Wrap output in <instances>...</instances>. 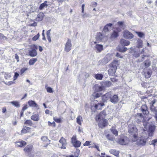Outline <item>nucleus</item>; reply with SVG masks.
<instances>
[{"label":"nucleus","instance_id":"obj_49","mask_svg":"<svg viewBox=\"0 0 157 157\" xmlns=\"http://www.w3.org/2000/svg\"><path fill=\"white\" fill-rule=\"evenodd\" d=\"M151 144L153 145L154 146L156 145H157V139L153 140L151 141Z\"/></svg>","mask_w":157,"mask_h":157},{"label":"nucleus","instance_id":"obj_24","mask_svg":"<svg viewBox=\"0 0 157 157\" xmlns=\"http://www.w3.org/2000/svg\"><path fill=\"white\" fill-rule=\"evenodd\" d=\"M16 145L19 147H22L23 146H25L26 144V142L24 141H21L17 142L16 143Z\"/></svg>","mask_w":157,"mask_h":157},{"label":"nucleus","instance_id":"obj_39","mask_svg":"<svg viewBox=\"0 0 157 157\" xmlns=\"http://www.w3.org/2000/svg\"><path fill=\"white\" fill-rule=\"evenodd\" d=\"M10 103L13 105L17 107H19L20 106V105L19 104V102L18 101H12Z\"/></svg>","mask_w":157,"mask_h":157},{"label":"nucleus","instance_id":"obj_27","mask_svg":"<svg viewBox=\"0 0 157 157\" xmlns=\"http://www.w3.org/2000/svg\"><path fill=\"white\" fill-rule=\"evenodd\" d=\"M102 85H103V87H108L111 85V82L109 81H106L104 82Z\"/></svg>","mask_w":157,"mask_h":157},{"label":"nucleus","instance_id":"obj_11","mask_svg":"<svg viewBox=\"0 0 157 157\" xmlns=\"http://www.w3.org/2000/svg\"><path fill=\"white\" fill-rule=\"evenodd\" d=\"M155 129V126L154 125H150L149 126L148 131L149 136H153Z\"/></svg>","mask_w":157,"mask_h":157},{"label":"nucleus","instance_id":"obj_13","mask_svg":"<svg viewBox=\"0 0 157 157\" xmlns=\"http://www.w3.org/2000/svg\"><path fill=\"white\" fill-rule=\"evenodd\" d=\"M141 112L144 115H147L149 113V111L148 110V108L147 106L145 105H142L140 108Z\"/></svg>","mask_w":157,"mask_h":157},{"label":"nucleus","instance_id":"obj_43","mask_svg":"<svg viewBox=\"0 0 157 157\" xmlns=\"http://www.w3.org/2000/svg\"><path fill=\"white\" fill-rule=\"evenodd\" d=\"M150 109L151 111V112L153 113L155 112L156 110H157L156 108L154 106V105H150Z\"/></svg>","mask_w":157,"mask_h":157},{"label":"nucleus","instance_id":"obj_37","mask_svg":"<svg viewBox=\"0 0 157 157\" xmlns=\"http://www.w3.org/2000/svg\"><path fill=\"white\" fill-rule=\"evenodd\" d=\"M104 36H103L102 34L101 33H99L97 34L96 38L97 40H101L102 39V38Z\"/></svg>","mask_w":157,"mask_h":157},{"label":"nucleus","instance_id":"obj_47","mask_svg":"<svg viewBox=\"0 0 157 157\" xmlns=\"http://www.w3.org/2000/svg\"><path fill=\"white\" fill-rule=\"evenodd\" d=\"M136 33L138 35V36L140 37H142L144 35V33L141 32H136Z\"/></svg>","mask_w":157,"mask_h":157},{"label":"nucleus","instance_id":"obj_44","mask_svg":"<svg viewBox=\"0 0 157 157\" xmlns=\"http://www.w3.org/2000/svg\"><path fill=\"white\" fill-rule=\"evenodd\" d=\"M144 75L146 78H148L151 77V74L150 71H148L147 72L145 73Z\"/></svg>","mask_w":157,"mask_h":157},{"label":"nucleus","instance_id":"obj_1","mask_svg":"<svg viewBox=\"0 0 157 157\" xmlns=\"http://www.w3.org/2000/svg\"><path fill=\"white\" fill-rule=\"evenodd\" d=\"M105 116V113L102 111L96 117V121H99L98 126L101 128L105 127L108 124L107 120L103 119V117Z\"/></svg>","mask_w":157,"mask_h":157},{"label":"nucleus","instance_id":"obj_7","mask_svg":"<svg viewBox=\"0 0 157 157\" xmlns=\"http://www.w3.org/2000/svg\"><path fill=\"white\" fill-rule=\"evenodd\" d=\"M112 96V94L109 92L106 93L102 96V99L103 102L106 101L107 100L110 99V97Z\"/></svg>","mask_w":157,"mask_h":157},{"label":"nucleus","instance_id":"obj_32","mask_svg":"<svg viewBox=\"0 0 157 157\" xmlns=\"http://www.w3.org/2000/svg\"><path fill=\"white\" fill-rule=\"evenodd\" d=\"M119 36L118 33L115 31H113L112 33L111 37V38L115 39Z\"/></svg>","mask_w":157,"mask_h":157},{"label":"nucleus","instance_id":"obj_9","mask_svg":"<svg viewBox=\"0 0 157 157\" xmlns=\"http://www.w3.org/2000/svg\"><path fill=\"white\" fill-rule=\"evenodd\" d=\"M71 40L69 39H68L65 45V47L64 48L65 51L67 52H69L71 49Z\"/></svg>","mask_w":157,"mask_h":157},{"label":"nucleus","instance_id":"obj_62","mask_svg":"<svg viewBox=\"0 0 157 157\" xmlns=\"http://www.w3.org/2000/svg\"><path fill=\"white\" fill-rule=\"evenodd\" d=\"M91 5L92 6H96L97 5V2H93L91 3Z\"/></svg>","mask_w":157,"mask_h":157},{"label":"nucleus","instance_id":"obj_59","mask_svg":"<svg viewBox=\"0 0 157 157\" xmlns=\"http://www.w3.org/2000/svg\"><path fill=\"white\" fill-rule=\"evenodd\" d=\"M54 121L57 123H59L60 122L61 119L59 118H56L55 117L54 118Z\"/></svg>","mask_w":157,"mask_h":157},{"label":"nucleus","instance_id":"obj_3","mask_svg":"<svg viewBox=\"0 0 157 157\" xmlns=\"http://www.w3.org/2000/svg\"><path fill=\"white\" fill-rule=\"evenodd\" d=\"M137 137V139L136 141H137V144L139 145H141L142 146H144L146 144L147 141L148 137L145 136H142L140 137L138 139Z\"/></svg>","mask_w":157,"mask_h":157},{"label":"nucleus","instance_id":"obj_12","mask_svg":"<svg viewBox=\"0 0 157 157\" xmlns=\"http://www.w3.org/2000/svg\"><path fill=\"white\" fill-rule=\"evenodd\" d=\"M59 142L62 146L60 147L61 149H66V140L64 138L62 137L59 140Z\"/></svg>","mask_w":157,"mask_h":157},{"label":"nucleus","instance_id":"obj_51","mask_svg":"<svg viewBox=\"0 0 157 157\" xmlns=\"http://www.w3.org/2000/svg\"><path fill=\"white\" fill-rule=\"evenodd\" d=\"M19 75V74L17 72H15V74L13 76V80L14 81L16 80L17 79V78L18 77Z\"/></svg>","mask_w":157,"mask_h":157},{"label":"nucleus","instance_id":"obj_17","mask_svg":"<svg viewBox=\"0 0 157 157\" xmlns=\"http://www.w3.org/2000/svg\"><path fill=\"white\" fill-rule=\"evenodd\" d=\"M130 42L124 39H121L120 40V44L123 46H128L130 44Z\"/></svg>","mask_w":157,"mask_h":157},{"label":"nucleus","instance_id":"obj_53","mask_svg":"<svg viewBox=\"0 0 157 157\" xmlns=\"http://www.w3.org/2000/svg\"><path fill=\"white\" fill-rule=\"evenodd\" d=\"M27 68H23L20 71V72L22 75L27 70Z\"/></svg>","mask_w":157,"mask_h":157},{"label":"nucleus","instance_id":"obj_20","mask_svg":"<svg viewBox=\"0 0 157 157\" xmlns=\"http://www.w3.org/2000/svg\"><path fill=\"white\" fill-rule=\"evenodd\" d=\"M31 119L34 121H39V115L37 113H33V115L31 117Z\"/></svg>","mask_w":157,"mask_h":157},{"label":"nucleus","instance_id":"obj_28","mask_svg":"<svg viewBox=\"0 0 157 157\" xmlns=\"http://www.w3.org/2000/svg\"><path fill=\"white\" fill-rule=\"evenodd\" d=\"M30 129V128L25 126L21 130V132L23 133L28 132H29Z\"/></svg>","mask_w":157,"mask_h":157},{"label":"nucleus","instance_id":"obj_52","mask_svg":"<svg viewBox=\"0 0 157 157\" xmlns=\"http://www.w3.org/2000/svg\"><path fill=\"white\" fill-rule=\"evenodd\" d=\"M140 54L138 52L135 51L133 54V56L136 57H137L140 56Z\"/></svg>","mask_w":157,"mask_h":157},{"label":"nucleus","instance_id":"obj_21","mask_svg":"<svg viewBox=\"0 0 157 157\" xmlns=\"http://www.w3.org/2000/svg\"><path fill=\"white\" fill-rule=\"evenodd\" d=\"M44 16V15L43 13H40L38 14L37 16V17L36 18V21H41Z\"/></svg>","mask_w":157,"mask_h":157},{"label":"nucleus","instance_id":"obj_5","mask_svg":"<svg viewBox=\"0 0 157 157\" xmlns=\"http://www.w3.org/2000/svg\"><path fill=\"white\" fill-rule=\"evenodd\" d=\"M129 141L128 138L125 136H123L119 139L118 142L121 145H125L128 144Z\"/></svg>","mask_w":157,"mask_h":157},{"label":"nucleus","instance_id":"obj_26","mask_svg":"<svg viewBox=\"0 0 157 157\" xmlns=\"http://www.w3.org/2000/svg\"><path fill=\"white\" fill-rule=\"evenodd\" d=\"M119 64V63L118 60H114L113 62L109 64V66H111L113 67L115 66L116 67H117V66Z\"/></svg>","mask_w":157,"mask_h":157},{"label":"nucleus","instance_id":"obj_36","mask_svg":"<svg viewBox=\"0 0 157 157\" xmlns=\"http://www.w3.org/2000/svg\"><path fill=\"white\" fill-rule=\"evenodd\" d=\"M143 63L146 68L149 67L151 64V62L149 60H147L145 61Z\"/></svg>","mask_w":157,"mask_h":157},{"label":"nucleus","instance_id":"obj_2","mask_svg":"<svg viewBox=\"0 0 157 157\" xmlns=\"http://www.w3.org/2000/svg\"><path fill=\"white\" fill-rule=\"evenodd\" d=\"M128 132L131 134V137L132 142H135L137 139L138 133L137 129L134 125L129 126Z\"/></svg>","mask_w":157,"mask_h":157},{"label":"nucleus","instance_id":"obj_61","mask_svg":"<svg viewBox=\"0 0 157 157\" xmlns=\"http://www.w3.org/2000/svg\"><path fill=\"white\" fill-rule=\"evenodd\" d=\"M155 114V118L156 121H157V110L153 113Z\"/></svg>","mask_w":157,"mask_h":157},{"label":"nucleus","instance_id":"obj_38","mask_svg":"<svg viewBox=\"0 0 157 157\" xmlns=\"http://www.w3.org/2000/svg\"><path fill=\"white\" fill-rule=\"evenodd\" d=\"M77 122L79 125L81 124V121H82V117L81 116H79L76 118Z\"/></svg>","mask_w":157,"mask_h":157},{"label":"nucleus","instance_id":"obj_55","mask_svg":"<svg viewBox=\"0 0 157 157\" xmlns=\"http://www.w3.org/2000/svg\"><path fill=\"white\" fill-rule=\"evenodd\" d=\"M41 139L42 140L44 141H47L48 140V138L47 136H43L42 137Z\"/></svg>","mask_w":157,"mask_h":157},{"label":"nucleus","instance_id":"obj_8","mask_svg":"<svg viewBox=\"0 0 157 157\" xmlns=\"http://www.w3.org/2000/svg\"><path fill=\"white\" fill-rule=\"evenodd\" d=\"M111 58L110 56L107 55L100 61V63L101 65H105L109 62L111 60Z\"/></svg>","mask_w":157,"mask_h":157},{"label":"nucleus","instance_id":"obj_42","mask_svg":"<svg viewBox=\"0 0 157 157\" xmlns=\"http://www.w3.org/2000/svg\"><path fill=\"white\" fill-rule=\"evenodd\" d=\"M111 131L115 136H117L118 135V132L114 127L112 128L111 129Z\"/></svg>","mask_w":157,"mask_h":157},{"label":"nucleus","instance_id":"obj_64","mask_svg":"<svg viewBox=\"0 0 157 157\" xmlns=\"http://www.w3.org/2000/svg\"><path fill=\"white\" fill-rule=\"evenodd\" d=\"M50 31H51V29H50L47 32V36H50Z\"/></svg>","mask_w":157,"mask_h":157},{"label":"nucleus","instance_id":"obj_14","mask_svg":"<svg viewBox=\"0 0 157 157\" xmlns=\"http://www.w3.org/2000/svg\"><path fill=\"white\" fill-rule=\"evenodd\" d=\"M109 101L114 104L117 103L119 101L117 95L116 94H114L113 96L112 95Z\"/></svg>","mask_w":157,"mask_h":157},{"label":"nucleus","instance_id":"obj_48","mask_svg":"<svg viewBox=\"0 0 157 157\" xmlns=\"http://www.w3.org/2000/svg\"><path fill=\"white\" fill-rule=\"evenodd\" d=\"M47 91L48 92L50 93H52L53 92L52 89L49 87H47L46 88Z\"/></svg>","mask_w":157,"mask_h":157},{"label":"nucleus","instance_id":"obj_41","mask_svg":"<svg viewBox=\"0 0 157 157\" xmlns=\"http://www.w3.org/2000/svg\"><path fill=\"white\" fill-rule=\"evenodd\" d=\"M74 146L75 147H80L81 143L79 141L77 140L75 143L73 144Z\"/></svg>","mask_w":157,"mask_h":157},{"label":"nucleus","instance_id":"obj_56","mask_svg":"<svg viewBox=\"0 0 157 157\" xmlns=\"http://www.w3.org/2000/svg\"><path fill=\"white\" fill-rule=\"evenodd\" d=\"M77 141L75 136H73L71 138V142L72 144L75 143Z\"/></svg>","mask_w":157,"mask_h":157},{"label":"nucleus","instance_id":"obj_50","mask_svg":"<svg viewBox=\"0 0 157 157\" xmlns=\"http://www.w3.org/2000/svg\"><path fill=\"white\" fill-rule=\"evenodd\" d=\"M40 36V35L39 33H38L35 36H34L33 38V40H36L37 39H38Z\"/></svg>","mask_w":157,"mask_h":157},{"label":"nucleus","instance_id":"obj_40","mask_svg":"<svg viewBox=\"0 0 157 157\" xmlns=\"http://www.w3.org/2000/svg\"><path fill=\"white\" fill-rule=\"evenodd\" d=\"M25 124L29 125L30 126H32L33 124L32 121L30 120H26L24 123Z\"/></svg>","mask_w":157,"mask_h":157},{"label":"nucleus","instance_id":"obj_58","mask_svg":"<svg viewBox=\"0 0 157 157\" xmlns=\"http://www.w3.org/2000/svg\"><path fill=\"white\" fill-rule=\"evenodd\" d=\"M91 141H86L83 144L84 146H89L90 145Z\"/></svg>","mask_w":157,"mask_h":157},{"label":"nucleus","instance_id":"obj_45","mask_svg":"<svg viewBox=\"0 0 157 157\" xmlns=\"http://www.w3.org/2000/svg\"><path fill=\"white\" fill-rule=\"evenodd\" d=\"M101 95V93H97L95 94L94 93L93 94V96L94 98H97L100 97Z\"/></svg>","mask_w":157,"mask_h":157},{"label":"nucleus","instance_id":"obj_35","mask_svg":"<svg viewBox=\"0 0 157 157\" xmlns=\"http://www.w3.org/2000/svg\"><path fill=\"white\" fill-rule=\"evenodd\" d=\"M37 61L36 58H32L31 59L29 62V64L30 65H33Z\"/></svg>","mask_w":157,"mask_h":157},{"label":"nucleus","instance_id":"obj_19","mask_svg":"<svg viewBox=\"0 0 157 157\" xmlns=\"http://www.w3.org/2000/svg\"><path fill=\"white\" fill-rule=\"evenodd\" d=\"M136 47L139 48H141L143 46V41L142 40L138 39L136 43Z\"/></svg>","mask_w":157,"mask_h":157},{"label":"nucleus","instance_id":"obj_30","mask_svg":"<svg viewBox=\"0 0 157 157\" xmlns=\"http://www.w3.org/2000/svg\"><path fill=\"white\" fill-rule=\"evenodd\" d=\"M95 48L98 52H100L103 50V46L101 44H97L96 45Z\"/></svg>","mask_w":157,"mask_h":157},{"label":"nucleus","instance_id":"obj_10","mask_svg":"<svg viewBox=\"0 0 157 157\" xmlns=\"http://www.w3.org/2000/svg\"><path fill=\"white\" fill-rule=\"evenodd\" d=\"M109 68L108 70V74L109 75L113 76L115 74L117 69V67L115 66L113 67L109 66Z\"/></svg>","mask_w":157,"mask_h":157},{"label":"nucleus","instance_id":"obj_34","mask_svg":"<svg viewBox=\"0 0 157 157\" xmlns=\"http://www.w3.org/2000/svg\"><path fill=\"white\" fill-rule=\"evenodd\" d=\"M94 78L97 80H101L103 78V75L100 74H97L95 75Z\"/></svg>","mask_w":157,"mask_h":157},{"label":"nucleus","instance_id":"obj_23","mask_svg":"<svg viewBox=\"0 0 157 157\" xmlns=\"http://www.w3.org/2000/svg\"><path fill=\"white\" fill-rule=\"evenodd\" d=\"M48 3H49L47 1H45L43 3L41 4L39 7V9L42 10L45 7H47L49 6V5L47 4Z\"/></svg>","mask_w":157,"mask_h":157},{"label":"nucleus","instance_id":"obj_16","mask_svg":"<svg viewBox=\"0 0 157 157\" xmlns=\"http://www.w3.org/2000/svg\"><path fill=\"white\" fill-rule=\"evenodd\" d=\"M112 25L113 24L112 23H109L106 24L104 26L102 32L103 33H106L108 32L109 31V28H110Z\"/></svg>","mask_w":157,"mask_h":157},{"label":"nucleus","instance_id":"obj_57","mask_svg":"<svg viewBox=\"0 0 157 157\" xmlns=\"http://www.w3.org/2000/svg\"><path fill=\"white\" fill-rule=\"evenodd\" d=\"M106 137H107V138L110 140H111V141H113V138L112 137H110V136H109V134H107V135H106Z\"/></svg>","mask_w":157,"mask_h":157},{"label":"nucleus","instance_id":"obj_22","mask_svg":"<svg viewBox=\"0 0 157 157\" xmlns=\"http://www.w3.org/2000/svg\"><path fill=\"white\" fill-rule=\"evenodd\" d=\"M33 146L31 145H29L25 147L24 150L25 152L28 153L30 152L32 150Z\"/></svg>","mask_w":157,"mask_h":157},{"label":"nucleus","instance_id":"obj_6","mask_svg":"<svg viewBox=\"0 0 157 157\" xmlns=\"http://www.w3.org/2000/svg\"><path fill=\"white\" fill-rule=\"evenodd\" d=\"M123 34L124 37L126 39H132L134 37L133 35L127 30H124Z\"/></svg>","mask_w":157,"mask_h":157},{"label":"nucleus","instance_id":"obj_4","mask_svg":"<svg viewBox=\"0 0 157 157\" xmlns=\"http://www.w3.org/2000/svg\"><path fill=\"white\" fill-rule=\"evenodd\" d=\"M31 50L29 51V56L32 57L36 56L37 55V53L36 50L37 48V46L35 45H31Z\"/></svg>","mask_w":157,"mask_h":157},{"label":"nucleus","instance_id":"obj_33","mask_svg":"<svg viewBox=\"0 0 157 157\" xmlns=\"http://www.w3.org/2000/svg\"><path fill=\"white\" fill-rule=\"evenodd\" d=\"M104 89V87L102 86H99L98 85H96L95 86V90L97 91H100Z\"/></svg>","mask_w":157,"mask_h":157},{"label":"nucleus","instance_id":"obj_63","mask_svg":"<svg viewBox=\"0 0 157 157\" xmlns=\"http://www.w3.org/2000/svg\"><path fill=\"white\" fill-rule=\"evenodd\" d=\"M27 106V105H24L22 108V111H24L26 109L28 108Z\"/></svg>","mask_w":157,"mask_h":157},{"label":"nucleus","instance_id":"obj_25","mask_svg":"<svg viewBox=\"0 0 157 157\" xmlns=\"http://www.w3.org/2000/svg\"><path fill=\"white\" fill-rule=\"evenodd\" d=\"M104 105V103L103 102L98 103L95 105L94 107L97 109H101L102 107Z\"/></svg>","mask_w":157,"mask_h":157},{"label":"nucleus","instance_id":"obj_60","mask_svg":"<svg viewBox=\"0 0 157 157\" xmlns=\"http://www.w3.org/2000/svg\"><path fill=\"white\" fill-rule=\"evenodd\" d=\"M83 74L85 78H87L89 77V75L87 73L84 72Z\"/></svg>","mask_w":157,"mask_h":157},{"label":"nucleus","instance_id":"obj_54","mask_svg":"<svg viewBox=\"0 0 157 157\" xmlns=\"http://www.w3.org/2000/svg\"><path fill=\"white\" fill-rule=\"evenodd\" d=\"M11 77V75L10 73L6 74L5 75V78L7 79L10 78Z\"/></svg>","mask_w":157,"mask_h":157},{"label":"nucleus","instance_id":"obj_46","mask_svg":"<svg viewBox=\"0 0 157 157\" xmlns=\"http://www.w3.org/2000/svg\"><path fill=\"white\" fill-rule=\"evenodd\" d=\"M117 23L118 25L120 26L121 28L124 29L125 26L124 25L123 22L119 21Z\"/></svg>","mask_w":157,"mask_h":157},{"label":"nucleus","instance_id":"obj_15","mask_svg":"<svg viewBox=\"0 0 157 157\" xmlns=\"http://www.w3.org/2000/svg\"><path fill=\"white\" fill-rule=\"evenodd\" d=\"M136 118L137 119L138 123L143 121L144 117L141 113H138L136 116Z\"/></svg>","mask_w":157,"mask_h":157},{"label":"nucleus","instance_id":"obj_31","mask_svg":"<svg viewBox=\"0 0 157 157\" xmlns=\"http://www.w3.org/2000/svg\"><path fill=\"white\" fill-rule=\"evenodd\" d=\"M109 152L110 153L113 154L116 156L118 155L119 153V151L115 149H111L109 150Z\"/></svg>","mask_w":157,"mask_h":157},{"label":"nucleus","instance_id":"obj_18","mask_svg":"<svg viewBox=\"0 0 157 157\" xmlns=\"http://www.w3.org/2000/svg\"><path fill=\"white\" fill-rule=\"evenodd\" d=\"M28 103L29 106L30 107H35L36 108L38 107V105L36 104L35 101L32 100H29L28 102Z\"/></svg>","mask_w":157,"mask_h":157},{"label":"nucleus","instance_id":"obj_29","mask_svg":"<svg viewBox=\"0 0 157 157\" xmlns=\"http://www.w3.org/2000/svg\"><path fill=\"white\" fill-rule=\"evenodd\" d=\"M117 49L118 51L122 52H124L127 50V48L123 46L118 47H117Z\"/></svg>","mask_w":157,"mask_h":157}]
</instances>
